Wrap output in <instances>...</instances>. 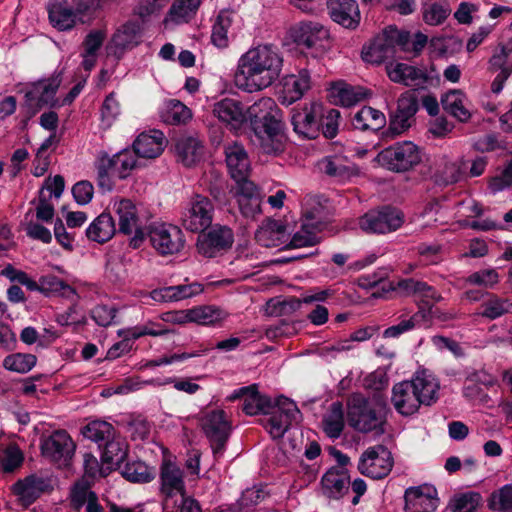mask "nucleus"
I'll return each mask as SVG.
<instances>
[{
  "label": "nucleus",
  "instance_id": "31",
  "mask_svg": "<svg viewBox=\"0 0 512 512\" xmlns=\"http://www.w3.org/2000/svg\"><path fill=\"white\" fill-rule=\"evenodd\" d=\"M166 138L160 130L141 133L133 142V151L142 158H156L164 150Z\"/></svg>",
  "mask_w": 512,
  "mask_h": 512
},
{
  "label": "nucleus",
  "instance_id": "54",
  "mask_svg": "<svg viewBox=\"0 0 512 512\" xmlns=\"http://www.w3.org/2000/svg\"><path fill=\"white\" fill-rule=\"evenodd\" d=\"M450 12L449 3L446 0L427 1L423 5V18L429 25L441 24Z\"/></svg>",
  "mask_w": 512,
  "mask_h": 512
},
{
  "label": "nucleus",
  "instance_id": "41",
  "mask_svg": "<svg viewBox=\"0 0 512 512\" xmlns=\"http://www.w3.org/2000/svg\"><path fill=\"white\" fill-rule=\"evenodd\" d=\"M116 233L115 221L110 213L103 212L86 230L87 237L98 243L109 241Z\"/></svg>",
  "mask_w": 512,
  "mask_h": 512
},
{
  "label": "nucleus",
  "instance_id": "16",
  "mask_svg": "<svg viewBox=\"0 0 512 512\" xmlns=\"http://www.w3.org/2000/svg\"><path fill=\"white\" fill-rule=\"evenodd\" d=\"M142 25L138 21L129 20L120 25L107 44V53L120 60L127 51L142 42Z\"/></svg>",
  "mask_w": 512,
  "mask_h": 512
},
{
  "label": "nucleus",
  "instance_id": "51",
  "mask_svg": "<svg viewBox=\"0 0 512 512\" xmlns=\"http://www.w3.org/2000/svg\"><path fill=\"white\" fill-rule=\"evenodd\" d=\"M232 24V12L221 10L212 27L211 42L218 48H226L229 44L228 29Z\"/></svg>",
  "mask_w": 512,
  "mask_h": 512
},
{
  "label": "nucleus",
  "instance_id": "62",
  "mask_svg": "<svg viewBox=\"0 0 512 512\" xmlns=\"http://www.w3.org/2000/svg\"><path fill=\"white\" fill-rule=\"evenodd\" d=\"M338 101L345 107H350L364 100L368 96V91L360 86L344 85L337 90Z\"/></svg>",
  "mask_w": 512,
  "mask_h": 512
},
{
  "label": "nucleus",
  "instance_id": "13",
  "mask_svg": "<svg viewBox=\"0 0 512 512\" xmlns=\"http://www.w3.org/2000/svg\"><path fill=\"white\" fill-rule=\"evenodd\" d=\"M214 211V205L208 197L196 194L182 213V225L191 232L202 233L211 226Z\"/></svg>",
  "mask_w": 512,
  "mask_h": 512
},
{
  "label": "nucleus",
  "instance_id": "33",
  "mask_svg": "<svg viewBox=\"0 0 512 512\" xmlns=\"http://www.w3.org/2000/svg\"><path fill=\"white\" fill-rule=\"evenodd\" d=\"M203 286L200 283L181 284L154 289L150 297L157 302H174L200 294Z\"/></svg>",
  "mask_w": 512,
  "mask_h": 512
},
{
  "label": "nucleus",
  "instance_id": "38",
  "mask_svg": "<svg viewBox=\"0 0 512 512\" xmlns=\"http://www.w3.org/2000/svg\"><path fill=\"white\" fill-rule=\"evenodd\" d=\"M354 129L359 131L377 132L386 125V117L383 112L370 106H363L351 118Z\"/></svg>",
  "mask_w": 512,
  "mask_h": 512
},
{
  "label": "nucleus",
  "instance_id": "48",
  "mask_svg": "<svg viewBox=\"0 0 512 512\" xmlns=\"http://www.w3.org/2000/svg\"><path fill=\"white\" fill-rule=\"evenodd\" d=\"M186 317L200 325H217L227 317V313L218 307L206 305L188 309Z\"/></svg>",
  "mask_w": 512,
  "mask_h": 512
},
{
  "label": "nucleus",
  "instance_id": "23",
  "mask_svg": "<svg viewBox=\"0 0 512 512\" xmlns=\"http://www.w3.org/2000/svg\"><path fill=\"white\" fill-rule=\"evenodd\" d=\"M53 490L52 480L49 477L30 475L23 480H18L13 485L14 493L19 496L25 506L31 505L41 494Z\"/></svg>",
  "mask_w": 512,
  "mask_h": 512
},
{
  "label": "nucleus",
  "instance_id": "57",
  "mask_svg": "<svg viewBox=\"0 0 512 512\" xmlns=\"http://www.w3.org/2000/svg\"><path fill=\"white\" fill-rule=\"evenodd\" d=\"M103 0H72L75 17L82 24L91 23L96 13L102 7Z\"/></svg>",
  "mask_w": 512,
  "mask_h": 512
},
{
  "label": "nucleus",
  "instance_id": "5",
  "mask_svg": "<svg viewBox=\"0 0 512 512\" xmlns=\"http://www.w3.org/2000/svg\"><path fill=\"white\" fill-rule=\"evenodd\" d=\"M409 42V32L390 25L375 36L368 46L363 47L362 59L368 63L381 64L394 58L398 49L408 51Z\"/></svg>",
  "mask_w": 512,
  "mask_h": 512
},
{
  "label": "nucleus",
  "instance_id": "26",
  "mask_svg": "<svg viewBox=\"0 0 512 512\" xmlns=\"http://www.w3.org/2000/svg\"><path fill=\"white\" fill-rule=\"evenodd\" d=\"M496 378L486 370H474L465 378L463 386V395L469 400H477L481 403H487L490 397L485 392L495 385Z\"/></svg>",
  "mask_w": 512,
  "mask_h": 512
},
{
  "label": "nucleus",
  "instance_id": "7",
  "mask_svg": "<svg viewBox=\"0 0 512 512\" xmlns=\"http://www.w3.org/2000/svg\"><path fill=\"white\" fill-rule=\"evenodd\" d=\"M200 426L214 457L221 456L232 431V424L226 412L222 409L205 411L200 418Z\"/></svg>",
  "mask_w": 512,
  "mask_h": 512
},
{
  "label": "nucleus",
  "instance_id": "14",
  "mask_svg": "<svg viewBox=\"0 0 512 512\" xmlns=\"http://www.w3.org/2000/svg\"><path fill=\"white\" fill-rule=\"evenodd\" d=\"M113 210L118 217V232L131 235L129 246L137 249L145 239V233L139 226V215L136 205L129 199H121L113 204Z\"/></svg>",
  "mask_w": 512,
  "mask_h": 512
},
{
  "label": "nucleus",
  "instance_id": "21",
  "mask_svg": "<svg viewBox=\"0 0 512 512\" xmlns=\"http://www.w3.org/2000/svg\"><path fill=\"white\" fill-rule=\"evenodd\" d=\"M405 512H434L439 504L437 490L430 485L409 487L404 493Z\"/></svg>",
  "mask_w": 512,
  "mask_h": 512
},
{
  "label": "nucleus",
  "instance_id": "17",
  "mask_svg": "<svg viewBox=\"0 0 512 512\" xmlns=\"http://www.w3.org/2000/svg\"><path fill=\"white\" fill-rule=\"evenodd\" d=\"M234 242L232 229L215 225L207 233H200L196 247L199 254L207 258L216 257L231 248Z\"/></svg>",
  "mask_w": 512,
  "mask_h": 512
},
{
  "label": "nucleus",
  "instance_id": "29",
  "mask_svg": "<svg viewBox=\"0 0 512 512\" xmlns=\"http://www.w3.org/2000/svg\"><path fill=\"white\" fill-rule=\"evenodd\" d=\"M391 81L410 87H422L428 81L427 73L406 63H396L386 66Z\"/></svg>",
  "mask_w": 512,
  "mask_h": 512
},
{
  "label": "nucleus",
  "instance_id": "49",
  "mask_svg": "<svg viewBox=\"0 0 512 512\" xmlns=\"http://www.w3.org/2000/svg\"><path fill=\"white\" fill-rule=\"evenodd\" d=\"M40 292L45 296H61L73 298L76 295L75 289L55 275H45L39 279Z\"/></svg>",
  "mask_w": 512,
  "mask_h": 512
},
{
  "label": "nucleus",
  "instance_id": "47",
  "mask_svg": "<svg viewBox=\"0 0 512 512\" xmlns=\"http://www.w3.org/2000/svg\"><path fill=\"white\" fill-rule=\"evenodd\" d=\"M323 431L331 439H337L341 436L345 422L343 404L339 401L330 405L328 413L322 420Z\"/></svg>",
  "mask_w": 512,
  "mask_h": 512
},
{
  "label": "nucleus",
  "instance_id": "28",
  "mask_svg": "<svg viewBox=\"0 0 512 512\" xmlns=\"http://www.w3.org/2000/svg\"><path fill=\"white\" fill-rule=\"evenodd\" d=\"M213 115L233 129L239 128L247 119L242 103L236 99L224 98L213 105Z\"/></svg>",
  "mask_w": 512,
  "mask_h": 512
},
{
  "label": "nucleus",
  "instance_id": "3",
  "mask_svg": "<svg viewBox=\"0 0 512 512\" xmlns=\"http://www.w3.org/2000/svg\"><path fill=\"white\" fill-rule=\"evenodd\" d=\"M439 383L426 371L417 372L411 380L396 383L392 388L391 402L403 416L415 414L423 406H431L438 400Z\"/></svg>",
  "mask_w": 512,
  "mask_h": 512
},
{
  "label": "nucleus",
  "instance_id": "30",
  "mask_svg": "<svg viewBox=\"0 0 512 512\" xmlns=\"http://www.w3.org/2000/svg\"><path fill=\"white\" fill-rule=\"evenodd\" d=\"M160 484V492L166 498H171L177 494L184 496L186 492L183 471L172 462L162 464Z\"/></svg>",
  "mask_w": 512,
  "mask_h": 512
},
{
  "label": "nucleus",
  "instance_id": "18",
  "mask_svg": "<svg viewBox=\"0 0 512 512\" xmlns=\"http://www.w3.org/2000/svg\"><path fill=\"white\" fill-rule=\"evenodd\" d=\"M60 85L58 78L39 80L32 83L25 92V106L29 117L34 116L44 106H55L56 93Z\"/></svg>",
  "mask_w": 512,
  "mask_h": 512
},
{
  "label": "nucleus",
  "instance_id": "27",
  "mask_svg": "<svg viewBox=\"0 0 512 512\" xmlns=\"http://www.w3.org/2000/svg\"><path fill=\"white\" fill-rule=\"evenodd\" d=\"M243 398L242 410L250 416L257 414H267L271 407V399L265 395H261L255 385L242 387L235 390L229 396V400Z\"/></svg>",
  "mask_w": 512,
  "mask_h": 512
},
{
  "label": "nucleus",
  "instance_id": "53",
  "mask_svg": "<svg viewBox=\"0 0 512 512\" xmlns=\"http://www.w3.org/2000/svg\"><path fill=\"white\" fill-rule=\"evenodd\" d=\"M201 0H176L170 7L168 16L176 24L188 22L196 13Z\"/></svg>",
  "mask_w": 512,
  "mask_h": 512
},
{
  "label": "nucleus",
  "instance_id": "61",
  "mask_svg": "<svg viewBox=\"0 0 512 512\" xmlns=\"http://www.w3.org/2000/svg\"><path fill=\"white\" fill-rule=\"evenodd\" d=\"M489 508L497 512H512V484L505 485L491 494Z\"/></svg>",
  "mask_w": 512,
  "mask_h": 512
},
{
  "label": "nucleus",
  "instance_id": "40",
  "mask_svg": "<svg viewBox=\"0 0 512 512\" xmlns=\"http://www.w3.org/2000/svg\"><path fill=\"white\" fill-rule=\"evenodd\" d=\"M319 168L329 177L346 181L359 174V169L342 157H326L319 162Z\"/></svg>",
  "mask_w": 512,
  "mask_h": 512
},
{
  "label": "nucleus",
  "instance_id": "64",
  "mask_svg": "<svg viewBox=\"0 0 512 512\" xmlns=\"http://www.w3.org/2000/svg\"><path fill=\"white\" fill-rule=\"evenodd\" d=\"M24 461V455L17 445H9L0 458V467L4 473H12Z\"/></svg>",
  "mask_w": 512,
  "mask_h": 512
},
{
  "label": "nucleus",
  "instance_id": "24",
  "mask_svg": "<svg viewBox=\"0 0 512 512\" xmlns=\"http://www.w3.org/2000/svg\"><path fill=\"white\" fill-rule=\"evenodd\" d=\"M511 52L512 40L506 45H500L499 50L489 60V71L497 73L491 83V91L494 94H499L502 91L505 81L512 74V62L509 60Z\"/></svg>",
  "mask_w": 512,
  "mask_h": 512
},
{
  "label": "nucleus",
  "instance_id": "2",
  "mask_svg": "<svg viewBox=\"0 0 512 512\" xmlns=\"http://www.w3.org/2000/svg\"><path fill=\"white\" fill-rule=\"evenodd\" d=\"M247 115L263 152H281L284 123L282 112L275 101L270 97H263L247 109Z\"/></svg>",
  "mask_w": 512,
  "mask_h": 512
},
{
  "label": "nucleus",
  "instance_id": "15",
  "mask_svg": "<svg viewBox=\"0 0 512 512\" xmlns=\"http://www.w3.org/2000/svg\"><path fill=\"white\" fill-rule=\"evenodd\" d=\"M148 236L151 245L161 255L178 253L184 247L182 231L171 224H153L149 227Z\"/></svg>",
  "mask_w": 512,
  "mask_h": 512
},
{
  "label": "nucleus",
  "instance_id": "45",
  "mask_svg": "<svg viewBox=\"0 0 512 512\" xmlns=\"http://www.w3.org/2000/svg\"><path fill=\"white\" fill-rule=\"evenodd\" d=\"M81 434L84 438L95 442L98 448L101 449L106 442L113 439L117 431L112 424L106 421L94 420L81 429Z\"/></svg>",
  "mask_w": 512,
  "mask_h": 512
},
{
  "label": "nucleus",
  "instance_id": "19",
  "mask_svg": "<svg viewBox=\"0 0 512 512\" xmlns=\"http://www.w3.org/2000/svg\"><path fill=\"white\" fill-rule=\"evenodd\" d=\"M293 41L307 49L322 51L329 41V30L316 21H302L291 28Z\"/></svg>",
  "mask_w": 512,
  "mask_h": 512
},
{
  "label": "nucleus",
  "instance_id": "25",
  "mask_svg": "<svg viewBox=\"0 0 512 512\" xmlns=\"http://www.w3.org/2000/svg\"><path fill=\"white\" fill-rule=\"evenodd\" d=\"M330 18L347 29H356L361 20V14L356 0H327Z\"/></svg>",
  "mask_w": 512,
  "mask_h": 512
},
{
  "label": "nucleus",
  "instance_id": "43",
  "mask_svg": "<svg viewBox=\"0 0 512 512\" xmlns=\"http://www.w3.org/2000/svg\"><path fill=\"white\" fill-rule=\"evenodd\" d=\"M465 95L460 90H451L441 98L444 111L460 122H468L471 118L469 109L465 106Z\"/></svg>",
  "mask_w": 512,
  "mask_h": 512
},
{
  "label": "nucleus",
  "instance_id": "55",
  "mask_svg": "<svg viewBox=\"0 0 512 512\" xmlns=\"http://www.w3.org/2000/svg\"><path fill=\"white\" fill-rule=\"evenodd\" d=\"M121 474L128 481L135 483H148L155 477L154 471L142 461L127 462Z\"/></svg>",
  "mask_w": 512,
  "mask_h": 512
},
{
  "label": "nucleus",
  "instance_id": "46",
  "mask_svg": "<svg viewBox=\"0 0 512 512\" xmlns=\"http://www.w3.org/2000/svg\"><path fill=\"white\" fill-rule=\"evenodd\" d=\"M310 74L308 70L302 69L298 75H289L284 82V98L289 104L299 100L310 88Z\"/></svg>",
  "mask_w": 512,
  "mask_h": 512
},
{
  "label": "nucleus",
  "instance_id": "52",
  "mask_svg": "<svg viewBox=\"0 0 512 512\" xmlns=\"http://www.w3.org/2000/svg\"><path fill=\"white\" fill-rule=\"evenodd\" d=\"M161 118L167 124L178 125L191 118V111L179 100L171 99L165 103Z\"/></svg>",
  "mask_w": 512,
  "mask_h": 512
},
{
  "label": "nucleus",
  "instance_id": "12",
  "mask_svg": "<svg viewBox=\"0 0 512 512\" xmlns=\"http://www.w3.org/2000/svg\"><path fill=\"white\" fill-rule=\"evenodd\" d=\"M404 223V214L395 207L384 206L359 218V227L366 233L385 234L396 231Z\"/></svg>",
  "mask_w": 512,
  "mask_h": 512
},
{
  "label": "nucleus",
  "instance_id": "44",
  "mask_svg": "<svg viewBox=\"0 0 512 512\" xmlns=\"http://www.w3.org/2000/svg\"><path fill=\"white\" fill-rule=\"evenodd\" d=\"M175 149L179 160L186 167L195 165L203 156L202 143L193 137H182L178 139Z\"/></svg>",
  "mask_w": 512,
  "mask_h": 512
},
{
  "label": "nucleus",
  "instance_id": "1",
  "mask_svg": "<svg viewBox=\"0 0 512 512\" xmlns=\"http://www.w3.org/2000/svg\"><path fill=\"white\" fill-rule=\"evenodd\" d=\"M283 57L273 45H258L244 53L235 75L239 87L248 92L260 91L271 86L281 75Z\"/></svg>",
  "mask_w": 512,
  "mask_h": 512
},
{
  "label": "nucleus",
  "instance_id": "34",
  "mask_svg": "<svg viewBox=\"0 0 512 512\" xmlns=\"http://www.w3.org/2000/svg\"><path fill=\"white\" fill-rule=\"evenodd\" d=\"M323 495L330 499H339L348 491L349 476L346 470L333 467L321 479Z\"/></svg>",
  "mask_w": 512,
  "mask_h": 512
},
{
  "label": "nucleus",
  "instance_id": "36",
  "mask_svg": "<svg viewBox=\"0 0 512 512\" xmlns=\"http://www.w3.org/2000/svg\"><path fill=\"white\" fill-rule=\"evenodd\" d=\"M286 226L278 220L267 219L255 233L256 241L263 247H278L285 242Z\"/></svg>",
  "mask_w": 512,
  "mask_h": 512
},
{
  "label": "nucleus",
  "instance_id": "60",
  "mask_svg": "<svg viewBox=\"0 0 512 512\" xmlns=\"http://www.w3.org/2000/svg\"><path fill=\"white\" fill-rule=\"evenodd\" d=\"M499 282V274L496 269H482L475 271L464 279L465 285L479 286L491 289Z\"/></svg>",
  "mask_w": 512,
  "mask_h": 512
},
{
  "label": "nucleus",
  "instance_id": "10",
  "mask_svg": "<svg viewBox=\"0 0 512 512\" xmlns=\"http://www.w3.org/2000/svg\"><path fill=\"white\" fill-rule=\"evenodd\" d=\"M40 449L45 459L58 467H67L74 456L76 445L67 431L56 430L42 438Z\"/></svg>",
  "mask_w": 512,
  "mask_h": 512
},
{
  "label": "nucleus",
  "instance_id": "22",
  "mask_svg": "<svg viewBox=\"0 0 512 512\" xmlns=\"http://www.w3.org/2000/svg\"><path fill=\"white\" fill-rule=\"evenodd\" d=\"M418 111L415 90L404 92L398 99L397 110L391 117L389 129L393 134H401L411 126V120Z\"/></svg>",
  "mask_w": 512,
  "mask_h": 512
},
{
  "label": "nucleus",
  "instance_id": "63",
  "mask_svg": "<svg viewBox=\"0 0 512 512\" xmlns=\"http://www.w3.org/2000/svg\"><path fill=\"white\" fill-rule=\"evenodd\" d=\"M206 188L217 202L223 203L226 201L228 184L222 175L215 171L209 172L206 176Z\"/></svg>",
  "mask_w": 512,
  "mask_h": 512
},
{
  "label": "nucleus",
  "instance_id": "35",
  "mask_svg": "<svg viewBox=\"0 0 512 512\" xmlns=\"http://www.w3.org/2000/svg\"><path fill=\"white\" fill-rule=\"evenodd\" d=\"M226 163L231 177L235 181L244 180L249 173V159L244 147L234 143L225 148Z\"/></svg>",
  "mask_w": 512,
  "mask_h": 512
},
{
  "label": "nucleus",
  "instance_id": "8",
  "mask_svg": "<svg viewBox=\"0 0 512 512\" xmlns=\"http://www.w3.org/2000/svg\"><path fill=\"white\" fill-rule=\"evenodd\" d=\"M267 414L270 417L264 426L273 439H281L293 424L300 422L302 417L296 403L284 396L278 397L274 405L271 403Z\"/></svg>",
  "mask_w": 512,
  "mask_h": 512
},
{
  "label": "nucleus",
  "instance_id": "50",
  "mask_svg": "<svg viewBox=\"0 0 512 512\" xmlns=\"http://www.w3.org/2000/svg\"><path fill=\"white\" fill-rule=\"evenodd\" d=\"M511 310L512 303L508 299L491 295L487 300L481 303L477 314L488 320H495L509 313Z\"/></svg>",
  "mask_w": 512,
  "mask_h": 512
},
{
  "label": "nucleus",
  "instance_id": "20",
  "mask_svg": "<svg viewBox=\"0 0 512 512\" xmlns=\"http://www.w3.org/2000/svg\"><path fill=\"white\" fill-rule=\"evenodd\" d=\"M321 105L311 103L302 108H293L291 111V124L293 130L303 139H316L318 137V117Z\"/></svg>",
  "mask_w": 512,
  "mask_h": 512
},
{
  "label": "nucleus",
  "instance_id": "6",
  "mask_svg": "<svg viewBox=\"0 0 512 512\" xmlns=\"http://www.w3.org/2000/svg\"><path fill=\"white\" fill-rule=\"evenodd\" d=\"M136 156L134 151L127 149L114 154L112 157H109L106 153L101 155L95 163L99 188L103 191H111L114 185L111 176L126 179L137 165Z\"/></svg>",
  "mask_w": 512,
  "mask_h": 512
},
{
  "label": "nucleus",
  "instance_id": "37",
  "mask_svg": "<svg viewBox=\"0 0 512 512\" xmlns=\"http://www.w3.org/2000/svg\"><path fill=\"white\" fill-rule=\"evenodd\" d=\"M100 450H102V463L107 465V469L114 470L120 468L121 464L126 460L128 444L125 439L117 433L114 435L113 439L106 442Z\"/></svg>",
  "mask_w": 512,
  "mask_h": 512
},
{
  "label": "nucleus",
  "instance_id": "32",
  "mask_svg": "<svg viewBox=\"0 0 512 512\" xmlns=\"http://www.w3.org/2000/svg\"><path fill=\"white\" fill-rule=\"evenodd\" d=\"M306 221L302 223L301 229L297 231L287 245L289 248H302L314 246L320 242L318 232L322 229V223L317 220L314 212H307Z\"/></svg>",
  "mask_w": 512,
  "mask_h": 512
},
{
  "label": "nucleus",
  "instance_id": "59",
  "mask_svg": "<svg viewBox=\"0 0 512 512\" xmlns=\"http://www.w3.org/2000/svg\"><path fill=\"white\" fill-rule=\"evenodd\" d=\"M36 362L37 358L33 354L15 353L4 358L3 367L24 374L29 372L36 365Z\"/></svg>",
  "mask_w": 512,
  "mask_h": 512
},
{
  "label": "nucleus",
  "instance_id": "9",
  "mask_svg": "<svg viewBox=\"0 0 512 512\" xmlns=\"http://www.w3.org/2000/svg\"><path fill=\"white\" fill-rule=\"evenodd\" d=\"M376 160L379 164L394 172H405L421 161L418 147L410 142H398L378 153Z\"/></svg>",
  "mask_w": 512,
  "mask_h": 512
},
{
  "label": "nucleus",
  "instance_id": "56",
  "mask_svg": "<svg viewBox=\"0 0 512 512\" xmlns=\"http://www.w3.org/2000/svg\"><path fill=\"white\" fill-rule=\"evenodd\" d=\"M426 321V311L424 308H420L419 311L414 313L409 318H403L396 324L388 327L383 332L384 338H397L400 335L413 330L421 322Z\"/></svg>",
  "mask_w": 512,
  "mask_h": 512
},
{
  "label": "nucleus",
  "instance_id": "4",
  "mask_svg": "<svg viewBox=\"0 0 512 512\" xmlns=\"http://www.w3.org/2000/svg\"><path fill=\"white\" fill-rule=\"evenodd\" d=\"M347 418L350 427L360 433L382 435L385 432V415L362 394L349 398Z\"/></svg>",
  "mask_w": 512,
  "mask_h": 512
},
{
  "label": "nucleus",
  "instance_id": "42",
  "mask_svg": "<svg viewBox=\"0 0 512 512\" xmlns=\"http://www.w3.org/2000/svg\"><path fill=\"white\" fill-rule=\"evenodd\" d=\"M48 14L50 23L59 31L71 30L77 23L73 8L66 1L50 4Z\"/></svg>",
  "mask_w": 512,
  "mask_h": 512
},
{
  "label": "nucleus",
  "instance_id": "11",
  "mask_svg": "<svg viewBox=\"0 0 512 512\" xmlns=\"http://www.w3.org/2000/svg\"><path fill=\"white\" fill-rule=\"evenodd\" d=\"M394 465L391 451L382 444L368 447L360 456L359 472L372 479H383L389 475Z\"/></svg>",
  "mask_w": 512,
  "mask_h": 512
},
{
  "label": "nucleus",
  "instance_id": "39",
  "mask_svg": "<svg viewBox=\"0 0 512 512\" xmlns=\"http://www.w3.org/2000/svg\"><path fill=\"white\" fill-rule=\"evenodd\" d=\"M333 294L334 292L331 289L312 288L302 293L300 298L288 297L279 302V310L283 314L292 313L300 309L302 304L324 302Z\"/></svg>",
  "mask_w": 512,
  "mask_h": 512
},
{
  "label": "nucleus",
  "instance_id": "58",
  "mask_svg": "<svg viewBox=\"0 0 512 512\" xmlns=\"http://www.w3.org/2000/svg\"><path fill=\"white\" fill-rule=\"evenodd\" d=\"M340 118V111L337 109L332 108L325 113L321 110L318 117V135L322 132L325 138L333 139L338 133Z\"/></svg>",
  "mask_w": 512,
  "mask_h": 512
}]
</instances>
